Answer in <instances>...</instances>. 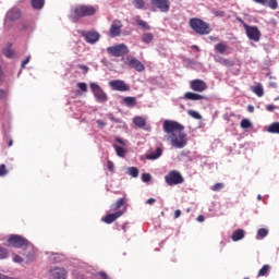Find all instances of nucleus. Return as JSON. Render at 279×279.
I'll list each match as a JSON object with an SVG mask.
<instances>
[{
	"label": "nucleus",
	"instance_id": "nucleus-1",
	"mask_svg": "<svg viewBox=\"0 0 279 279\" xmlns=\"http://www.w3.org/2000/svg\"><path fill=\"white\" fill-rule=\"evenodd\" d=\"M163 132L167 134L166 138L171 143L175 149H184L185 145H189L186 133H184V125L178 121L166 120L163 121Z\"/></svg>",
	"mask_w": 279,
	"mask_h": 279
},
{
	"label": "nucleus",
	"instance_id": "nucleus-2",
	"mask_svg": "<svg viewBox=\"0 0 279 279\" xmlns=\"http://www.w3.org/2000/svg\"><path fill=\"white\" fill-rule=\"evenodd\" d=\"M94 14H97L96 7L86 5V4H76L71 8L69 16L71 21H73V23H77L80 19H84L86 16H94Z\"/></svg>",
	"mask_w": 279,
	"mask_h": 279
},
{
	"label": "nucleus",
	"instance_id": "nucleus-3",
	"mask_svg": "<svg viewBox=\"0 0 279 279\" xmlns=\"http://www.w3.org/2000/svg\"><path fill=\"white\" fill-rule=\"evenodd\" d=\"M124 205H125V198H119L114 204L111 205V211L113 214H107L102 218V221L108 225L114 223L117 219L125 215V209H121L123 208Z\"/></svg>",
	"mask_w": 279,
	"mask_h": 279
},
{
	"label": "nucleus",
	"instance_id": "nucleus-4",
	"mask_svg": "<svg viewBox=\"0 0 279 279\" xmlns=\"http://www.w3.org/2000/svg\"><path fill=\"white\" fill-rule=\"evenodd\" d=\"M189 26L195 34H198L199 36H208L210 32H213V28H210V24L206 23L204 20L199 17H192L189 21Z\"/></svg>",
	"mask_w": 279,
	"mask_h": 279
},
{
	"label": "nucleus",
	"instance_id": "nucleus-5",
	"mask_svg": "<svg viewBox=\"0 0 279 279\" xmlns=\"http://www.w3.org/2000/svg\"><path fill=\"white\" fill-rule=\"evenodd\" d=\"M165 182L168 186H178V184H184V177L178 170L169 171L165 177Z\"/></svg>",
	"mask_w": 279,
	"mask_h": 279
},
{
	"label": "nucleus",
	"instance_id": "nucleus-6",
	"mask_svg": "<svg viewBox=\"0 0 279 279\" xmlns=\"http://www.w3.org/2000/svg\"><path fill=\"white\" fill-rule=\"evenodd\" d=\"M107 53L113 56V58H122V56H128V53H130V49L125 44H120L113 47H108Z\"/></svg>",
	"mask_w": 279,
	"mask_h": 279
},
{
	"label": "nucleus",
	"instance_id": "nucleus-7",
	"mask_svg": "<svg viewBox=\"0 0 279 279\" xmlns=\"http://www.w3.org/2000/svg\"><path fill=\"white\" fill-rule=\"evenodd\" d=\"M7 243H9L11 247L16 248L27 247L29 245V241L27 239L16 234L9 236Z\"/></svg>",
	"mask_w": 279,
	"mask_h": 279
},
{
	"label": "nucleus",
	"instance_id": "nucleus-8",
	"mask_svg": "<svg viewBox=\"0 0 279 279\" xmlns=\"http://www.w3.org/2000/svg\"><path fill=\"white\" fill-rule=\"evenodd\" d=\"M243 27L248 40H254V43H258V40H260V31L258 29V26H251L243 23Z\"/></svg>",
	"mask_w": 279,
	"mask_h": 279
},
{
	"label": "nucleus",
	"instance_id": "nucleus-9",
	"mask_svg": "<svg viewBox=\"0 0 279 279\" xmlns=\"http://www.w3.org/2000/svg\"><path fill=\"white\" fill-rule=\"evenodd\" d=\"M90 89L98 104H106L108 101V95L104 93V89L99 85L90 83Z\"/></svg>",
	"mask_w": 279,
	"mask_h": 279
},
{
	"label": "nucleus",
	"instance_id": "nucleus-10",
	"mask_svg": "<svg viewBox=\"0 0 279 279\" xmlns=\"http://www.w3.org/2000/svg\"><path fill=\"white\" fill-rule=\"evenodd\" d=\"M124 64L130 66V69H135V71H138V73L145 71V64H143V62L135 57H126Z\"/></svg>",
	"mask_w": 279,
	"mask_h": 279
},
{
	"label": "nucleus",
	"instance_id": "nucleus-11",
	"mask_svg": "<svg viewBox=\"0 0 279 279\" xmlns=\"http://www.w3.org/2000/svg\"><path fill=\"white\" fill-rule=\"evenodd\" d=\"M150 4L159 12L167 13L171 10V2L169 0H150Z\"/></svg>",
	"mask_w": 279,
	"mask_h": 279
},
{
	"label": "nucleus",
	"instance_id": "nucleus-12",
	"mask_svg": "<svg viewBox=\"0 0 279 279\" xmlns=\"http://www.w3.org/2000/svg\"><path fill=\"white\" fill-rule=\"evenodd\" d=\"M190 88L191 90H194V93H204V90H208V84L199 78H196L190 82Z\"/></svg>",
	"mask_w": 279,
	"mask_h": 279
},
{
	"label": "nucleus",
	"instance_id": "nucleus-13",
	"mask_svg": "<svg viewBox=\"0 0 279 279\" xmlns=\"http://www.w3.org/2000/svg\"><path fill=\"white\" fill-rule=\"evenodd\" d=\"M109 86L112 88V90H118L120 93H128V90H130V86H128V84L121 80L109 82Z\"/></svg>",
	"mask_w": 279,
	"mask_h": 279
},
{
	"label": "nucleus",
	"instance_id": "nucleus-14",
	"mask_svg": "<svg viewBox=\"0 0 279 279\" xmlns=\"http://www.w3.org/2000/svg\"><path fill=\"white\" fill-rule=\"evenodd\" d=\"M123 27V23L119 20H114L109 29V34L112 38H117V36H121V29Z\"/></svg>",
	"mask_w": 279,
	"mask_h": 279
},
{
	"label": "nucleus",
	"instance_id": "nucleus-15",
	"mask_svg": "<svg viewBox=\"0 0 279 279\" xmlns=\"http://www.w3.org/2000/svg\"><path fill=\"white\" fill-rule=\"evenodd\" d=\"M82 36L85 38L86 43L89 45H95L101 38V35L95 31L83 32Z\"/></svg>",
	"mask_w": 279,
	"mask_h": 279
},
{
	"label": "nucleus",
	"instance_id": "nucleus-16",
	"mask_svg": "<svg viewBox=\"0 0 279 279\" xmlns=\"http://www.w3.org/2000/svg\"><path fill=\"white\" fill-rule=\"evenodd\" d=\"M216 53H220L221 56H228L232 53L230 46L226 44V41H220L214 46Z\"/></svg>",
	"mask_w": 279,
	"mask_h": 279
},
{
	"label": "nucleus",
	"instance_id": "nucleus-17",
	"mask_svg": "<svg viewBox=\"0 0 279 279\" xmlns=\"http://www.w3.org/2000/svg\"><path fill=\"white\" fill-rule=\"evenodd\" d=\"M50 276L53 279H66V269L64 268H52L50 270Z\"/></svg>",
	"mask_w": 279,
	"mask_h": 279
},
{
	"label": "nucleus",
	"instance_id": "nucleus-18",
	"mask_svg": "<svg viewBox=\"0 0 279 279\" xmlns=\"http://www.w3.org/2000/svg\"><path fill=\"white\" fill-rule=\"evenodd\" d=\"M184 99L187 101H202L206 99V96L193 92H186L184 94Z\"/></svg>",
	"mask_w": 279,
	"mask_h": 279
},
{
	"label": "nucleus",
	"instance_id": "nucleus-19",
	"mask_svg": "<svg viewBox=\"0 0 279 279\" xmlns=\"http://www.w3.org/2000/svg\"><path fill=\"white\" fill-rule=\"evenodd\" d=\"M255 3H259V5H268L270 10H278V0H253Z\"/></svg>",
	"mask_w": 279,
	"mask_h": 279
},
{
	"label": "nucleus",
	"instance_id": "nucleus-20",
	"mask_svg": "<svg viewBox=\"0 0 279 279\" xmlns=\"http://www.w3.org/2000/svg\"><path fill=\"white\" fill-rule=\"evenodd\" d=\"M215 62H217L218 64H222V66H227V68L234 66V61L223 58V57L215 58Z\"/></svg>",
	"mask_w": 279,
	"mask_h": 279
},
{
	"label": "nucleus",
	"instance_id": "nucleus-21",
	"mask_svg": "<svg viewBox=\"0 0 279 279\" xmlns=\"http://www.w3.org/2000/svg\"><path fill=\"white\" fill-rule=\"evenodd\" d=\"M162 156V148L157 147L155 151H150L146 155L147 160H158Z\"/></svg>",
	"mask_w": 279,
	"mask_h": 279
},
{
	"label": "nucleus",
	"instance_id": "nucleus-22",
	"mask_svg": "<svg viewBox=\"0 0 279 279\" xmlns=\"http://www.w3.org/2000/svg\"><path fill=\"white\" fill-rule=\"evenodd\" d=\"M231 239L234 243H236V241H242V239H245V230L238 229L233 231Z\"/></svg>",
	"mask_w": 279,
	"mask_h": 279
},
{
	"label": "nucleus",
	"instance_id": "nucleus-23",
	"mask_svg": "<svg viewBox=\"0 0 279 279\" xmlns=\"http://www.w3.org/2000/svg\"><path fill=\"white\" fill-rule=\"evenodd\" d=\"M21 19V11L11 10L7 13V21H19Z\"/></svg>",
	"mask_w": 279,
	"mask_h": 279
},
{
	"label": "nucleus",
	"instance_id": "nucleus-24",
	"mask_svg": "<svg viewBox=\"0 0 279 279\" xmlns=\"http://www.w3.org/2000/svg\"><path fill=\"white\" fill-rule=\"evenodd\" d=\"M133 123L134 125H136V128L143 129L145 128V125H147V121L145 120V118L136 116L135 118H133Z\"/></svg>",
	"mask_w": 279,
	"mask_h": 279
},
{
	"label": "nucleus",
	"instance_id": "nucleus-25",
	"mask_svg": "<svg viewBox=\"0 0 279 279\" xmlns=\"http://www.w3.org/2000/svg\"><path fill=\"white\" fill-rule=\"evenodd\" d=\"M271 269V266L269 265H264L257 272V278H263L264 276L269 275V270Z\"/></svg>",
	"mask_w": 279,
	"mask_h": 279
},
{
	"label": "nucleus",
	"instance_id": "nucleus-26",
	"mask_svg": "<svg viewBox=\"0 0 279 279\" xmlns=\"http://www.w3.org/2000/svg\"><path fill=\"white\" fill-rule=\"evenodd\" d=\"M123 102L129 108H134V106H136V97H132V96L124 97Z\"/></svg>",
	"mask_w": 279,
	"mask_h": 279
},
{
	"label": "nucleus",
	"instance_id": "nucleus-27",
	"mask_svg": "<svg viewBox=\"0 0 279 279\" xmlns=\"http://www.w3.org/2000/svg\"><path fill=\"white\" fill-rule=\"evenodd\" d=\"M32 8L34 10H43L45 8V0H32Z\"/></svg>",
	"mask_w": 279,
	"mask_h": 279
},
{
	"label": "nucleus",
	"instance_id": "nucleus-28",
	"mask_svg": "<svg viewBox=\"0 0 279 279\" xmlns=\"http://www.w3.org/2000/svg\"><path fill=\"white\" fill-rule=\"evenodd\" d=\"M267 132H269V134H279V122L271 123L268 126Z\"/></svg>",
	"mask_w": 279,
	"mask_h": 279
},
{
	"label": "nucleus",
	"instance_id": "nucleus-29",
	"mask_svg": "<svg viewBox=\"0 0 279 279\" xmlns=\"http://www.w3.org/2000/svg\"><path fill=\"white\" fill-rule=\"evenodd\" d=\"M113 148L116 149L117 156H119L120 158H125V148L117 144H113Z\"/></svg>",
	"mask_w": 279,
	"mask_h": 279
},
{
	"label": "nucleus",
	"instance_id": "nucleus-30",
	"mask_svg": "<svg viewBox=\"0 0 279 279\" xmlns=\"http://www.w3.org/2000/svg\"><path fill=\"white\" fill-rule=\"evenodd\" d=\"M253 93L257 95V97H263L265 95V90L263 89V85H257L252 88Z\"/></svg>",
	"mask_w": 279,
	"mask_h": 279
},
{
	"label": "nucleus",
	"instance_id": "nucleus-31",
	"mask_svg": "<svg viewBox=\"0 0 279 279\" xmlns=\"http://www.w3.org/2000/svg\"><path fill=\"white\" fill-rule=\"evenodd\" d=\"M142 40L146 44L149 45L154 40V34L151 33H145L142 35Z\"/></svg>",
	"mask_w": 279,
	"mask_h": 279
},
{
	"label": "nucleus",
	"instance_id": "nucleus-32",
	"mask_svg": "<svg viewBox=\"0 0 279 279\" xmlns=\"http://www.w3.org/2000/svg\"><path fill=\"white\" fill-rule=\"evenodd\" d=\"M187 114L190 117H192V119H196L197 121H202V119H203L202 114H199V112H197L195 110H189Z\"/></svg>",
	"mask_w": 279,
	"mask_h": 279
},
{
	"label": "nucleus",
	"instance_id": "nucleus-33",
	"mask_svg": "<svg viewBox=\"0 0 279 279\" xmlns=\"http://www.w3.org/2000/svg\"><path fill=\"white\" fill-rule=\"evenodd\" d=\"M137 25L142 28V29H145V31H149L151 29V26H149V24L143 20H137L136 21Z\"/></svg>",
	"mask_w": 279,
	"mask_h": 279
},
{
	"label": "nucleus",
	"instance_id": "nucleus-34",
	"mask_svg": "<svg viewBox=\"0 0 279 279\" xmlns=\"http://www.w3.org/2000/svg\"><path fill=\"white\" fill-rule=\"evenodd\" d=\"M240 128H242V130H250V128H252V122L247 119H243L240 123Z\"/></svg>",
	"mask_w": 279,
	"mask_h": 279
},
{
	"label": "nucleus",
	"instance_id": "nucleus-35",
	"mask_svg": "<svg viewBox=\"0 0 279 279\" xmlns=\"http://www.w3.org/2000/svg\"><path fill=\"white\" fill-rule=\"evenodd\" d=\"M128 173L131 175V178H138V168L130 167L128 168Z\"/></svg>",
	"mask_w": 279,
	"mask_h": 279
},
{
	"label": "nucleus",
	"instance_id": "nucleus-36",
	"mask_svg": "<svg viewBox=\"0 0 279 279\" xmlns=\"http://www.w3.org/2000/svg\"><path fill=\"white\" fill-rule=\"evenodd\" d=\"M267 234H269V230H267L266 228L258 229L257 231V236H259V239H265Z\"/></svg>",
	"mask_w": 279,
	"mask_h": 279
},
{
	"label": "nucleus",
	"instance_id": "nucleus-37",
	"mask_svg": "<svg viewBox=\"0 0 279 279\" xmlns=\"http://www.w3.org/2000/svg\"><path fill=\"white\" fill-rule=\"evenodd\" d=\"M3 56H5V58H14L15 53L11 48H4Z\"/></svg>",
	"mask_w": 279,
	"mask_h": 279
},
{
	"label": "nucleus",
	"instance_id": "nucleus-38",
	"mask_svg": "<svg viewBox=\"0 0 279 279\" xmlns=\"http://www.w3.org/2000/svg\"><path fill=\"white\" fill-rule=\"evenodd\" d=\"M133 2L137 10H143V8H145V0H133Z\"/></svg>",
	"mask_w": 279,
	"mask_h": 279
},
{
	"label": "nucleus",
	"instance_id": "nucleus-39",
	"mask_svg": "<svg viewBox=\"0 0 279 279\" xmlns=\"http://www.w3.org/2000/svg\"><path fill=\"white\" fill-rule=\"evenodd\" d=\"M9 171L4 163L0 165V178H5L8 175Z\"/></svg>",
	"mask_w": 279,
	"mask_h": 279
},
{
	"label": "nucleus",
	"instance_id": "nucleus-40",
	"mask_svg": "<svg viewBox=\"0 0 279 279\" xmlns=\"http://www.w3.org/2000/svg\"><path fill=\"white\" fill-rule=\"evenodd\" d=\"M77 88H80L82 93H88V85H86V83H77Z\"/></svg>",
	"mask_w": 279,
	"mask_h": 279
},
{
	"label": "nucleus",
	"instance_id": "nucleus-41",
	"mask_svg": "<svg viewBox=\"0 0 279 279\" xmlns=\"http://www.w3.org/2000/svg\"><path fill=\"white\" fill-rule=\"evenodd\" d=\"M223 183H216L215 185H213L211 186V191H214V192H219V191H221V189H223Z\"/></svg>",
	"mask_w": 279,
	"mask_h": 279
},
{
	"label": "nucleus",
	"instance_id": "nucleus-42",
	"mask_svg": "<svg viewBox=\"0 0 279 279\" xmlns=\"http://www.w3.org/2000/svg\"><path fill=\"white\" fill-rule=\"evenodd\" d=\"M0 258H8V248L0 246Z\"/></svg>",
	"mask_w": 279,
	"mask_h": 279
},
{
	"label": "nucleus",
	"instance_id": "nucleus-43",
	"mask_svg": "<svg viewBox=\"0 0 279 279\" xmlns=\"http://www.w3.org/2000/svg\"><path fill=\"white\" fill-rule=\"evenodd\" d=\"M142 182H151V174L143 173L142 174Z\"/></svg>",
	"mask_w": 279,
	"mask_h": 279
},
{
	"label": "nucleus",
	"instance_id": "nucleus-44",
	"mask_svg": "<svg viewBox=\"0 0 279 279\" xmlns=\"http://www.w3.org/2000/svg\"><path fill=\"white\" fill-rule=\"evenodd\" d=\"M107 168L110 173H114V163L111 160L107 161Z\"/></svg>",
	"mask_w": 279,
	"mask_h": 279
},
{
	"label": "nucleus",
	"instance_id": "nucleus-45",
	"mask_svg": "<svg viewBox=\"0 0 279 279\" xmlns=\"http://www.w3.org/2000/svg\"><path fill=\"white\" fill-rule=\"evenodd\" d=\"M5 97H8V90L0 89V99H5Z\"/></svg>",
	"mask_w": 279,
	"mask_h": 279
},
{
	"label": "nucleus",
	"instance_id": "nucleus-46",
	"mask_svg": "<svg viewBox=\"0 0 279 279\" xmlns=\"http://www.w3.org/2000/svg\"><path fill=\"white\" fill-rule=\"evenodd\" d=\"M13 263H23V257H21L20 255H14Z\"/></svg>",
	"mask_w": 279,
	"mask_h": 279
},
{
	"label": "nucleus",
	"instance_id": "nucleus-47",
	"mask_svg": "<svg viewBox=\"0 0 279 279\" xmlns=\"http://www.w3.org/2000/svg\"><path fill=\"white\" fill-rule=\"evenodd\" d=\"M4 81H5V74L3 73V70H1L0 68V84H3Z\"/></svg>",
	"mask_w": 279,
	"mask_h": 279
},
{
	"label": "nucleus",
	"instance_id": "nucleus-48",
	"mask_svg": "<svg viewBox=\"0 0 279 279\" xmlns=\"http://www.w3.org/2000/svg\"><path fill=\"white\" fill-rule=\"evenodd\" d=\"M276 108H278V107H276V105L266 106V110H268V112H274V110H276Z\"/></svg>",
	"mask_w": 279,
	"mask_h": 279
},
{
	"label": "nucleus",
	"instance_id": "nucleus-49",
	"mask_svg": "<svg viewBox=\"0 0 279 279\" xmlns=\"http://www.w3.org/2000/svg\"><path fill=\"white\" fill-rule=\"evenodd\" d=\"M146 204H148L149 206L156 204V198H148V199L146 201Z\"/></svg>",
	"mask_w": 279,
	"mask_h": 279
},
{
	"label": "nucleus",
	"instance_id": "nucleus-50",
	"mask_svg": "<svg viewBox=\"0 0 279 279\" xmlns=\"http://www.w3.org/2000/svg\"><path fill=\"white\" fill-rule=\"evenodd\" d=\"M181 215H182V211L180 209H177L174 211V219H179V217H181Z\"/></svg>",
	"mask_w": 279,
	"mask_h": 279
},
{
	"label": "nucleus",
	"instance_id": "nucleus-51",
	"mask_svg": "<svg viewBox=\"0 0 279 279\" xmlns=\"http://www.w3.org/2000/svg\"><path fill=\"white\" fill-rule=\"evenodd\" d=\"M29 64V57H27L23 62H22V69H25V65Z\"/></svg>",
	"mask_w": 279,
	"mask_h": 279
},
{
	"label": "nucleus",
	"instance_id": "nucleus-52",
	"mask_svg": "<svg viewBox=\"0 0 279 279\" xmlns=\"http://www.w3.org/2000/svg\"><path fill=\"white\" fill-rule=\"evenodd\" d=\"M80 69H82V71H84V73H88V66L80 65Z\"/></svg>",
	"mask_w": 279,
	"mask_h": 279
},
{
	"label": "nucleus",
	"instance_id": "nucleus-53",
	"mask_svg": "<svg viewBox=\"0 0 279 279\" xmlns=\"http://www.w3.org/2000/svg\"><path fill=\"white\" fill-rule=\"evenodd\" d=\"M100 278L108 279V275L106 272H99Z\"/></svg>",
	"mask_w": 279,
	"mask_h": 279
},
{
	"label": "nucleus",
	"instance_id": "nucleus-54",
	"mask_svg": "<svg viewBox=\"0 0 279 279\" xmlns=\"http://www.w3.org/2000/svg\"><path fill=\"white\" fill-rule=\"evenodd\" d=\"M269 86H270L271 88H278V84H277V83H274V82H270V83H269Z\"/></svg>",
	"mask_w": 279,
	"mask_h": 279
},
{
	"label": "nucleus",
	"instance_id": "nucleus-55",
	"mask_svg": "<svg viewBox=\"0 0 279 279\" xmlns=\"http://www.w3.org/2000/svg\"><path fill=\"white\" fill-rule=\"evenodd\" d=\"M97 124L100 125L101 128L106 126V123H104V121L101 120H97Z\"/></svg>",
	"mask_w": 279,
	"mask_h": 279
},
{
	"label": "nucleus",
	"instance_id": "nucleus-56",
	"mask_svg": "<svg viewBox=\"0 0 279 279\" xmlns=\"http://www.w3.org/2000/svg\"><path fill=\"white\" fill-rule=\"evenodd\" d=\"M204 216L203 215H199L198 217H197V221H199V223H202L203 221H204Z\"/></svg>",
	"mask_w": 279,
	"mask_h": 279
},
{
	"label": "nucleus",
	"instance_id": "nucleus-57",
	"mask_svg": "<svg viewBox=\"0 0 279 279\" xmlns=\"http://www.w3.org/2000/svg\"><path fill=\"white\" fill-rule=\"evenodd\" d=\"M117 143H120V145H125V143H123V140H121L120 137L116 138Z\"/></svg>",
	"mask_w": 279,
	"mask_h": 279
},
{
	"label": "nucleus",
	"instance_id": "nucleus-58",
	"mask_svg": "<svg viewBox=\"0 0 279 279\" xmlns=\"http://www.w3.org/2000/svg\"><path fill=\"white\" fill-rule=\"evenodd\" d=\"M247 110H248V112H254V106L250 105V106L247 107Z\"/></svg>",
	"mask_w": 279,
	"mask_h": 279
},
{
	"label": "nucleus",
	"instance_id": "nucleus-59",
	"mask_svg": "<svg viewBox=\"0 0 279 279\" xmlns=\"http://www.w3.org/2000/svg\"><path fill=\"white\" fill-rule=\"evenodd\" d=\"M209 40L217 41V40H219V38H217V37H215V36H209Z\"/></svg>",
	"mask_w": 279,
	"mask_h": 279
},
{
	"label": "nucleus",
	"instance_id": "nucleus-60",
	"mask_svg": "<svg viewBox=\"0 0 279 279\" xmlns=\"http://www.w3.org/2000/svg\"><path fill=\"white\" fill-rule=\"evenodd\" d=\"M0 279H10V277L0 274Z\"/></svg>",
	"mask_w": 279,
	"mask_h": 279
},
{
	"label": "nucleus",
	"instance_id": "nucleus-61",
	"mask_svg": "<svg viewBox=\"0 0 279 279\" xmlns=\"http://www.w3.org/2000/svg\"><path fill=\"white\" fill-rule=\"evenodd\" d=\"M13 143H14V142H13L12 140H10V141H9V147H12Z\"/></svg>",
	"mask_w": 279,
	"mask_h": 279
},
{
	"label": "nucleus",
	"instance_id": "nucleus-62",
	"mask_svg": "<svg viewBox=\"0 0 279 279\" xmlns=\"http://www.w3.org/2000/svg\"><path fill=\"white\" fill-rule=\"evenodd\" d=\"M257 199H258V201H262V199H263V196L257 195Z\"/></svg>",
	"mask_w": 279,
	"mask_h": 279
},
{
	"label": "nucleus",
	"instance_id": "nucleus-63",
	"mask_svg": "<svg viewBox=\"0 0 279 279\" xmlns=\"http://www.w3.org/2000/svg\"><path fill=\"white\" fill-rule=\"evenodd\" d=\"M239 21H240V23L243 25V23H245V22H243V20H241V19H239Z\"/></svg>",
	"mask_w": 279,
	"mask_h": 279
}]
</instances>
